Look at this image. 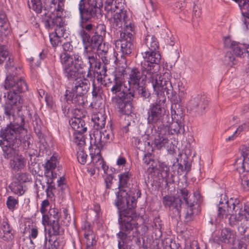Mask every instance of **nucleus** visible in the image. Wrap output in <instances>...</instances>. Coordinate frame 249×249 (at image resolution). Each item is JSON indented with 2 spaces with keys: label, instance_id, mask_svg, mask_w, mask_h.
Segmentation results:
<instances>
[{
  "label": "nucleus",
  "instance_id": "obj_1",
  "mask_svg": "<svg viewBox=\"0 0 249 249\" xmlns=\"http://www.w3.org/2000/svg\"><path fill=\"white\" fill-rule=\"evenodd\" d=\"M5 104L4 106L6 117L10 124L0 133V146L5 158L9 159L14 154L16 149L22 144L27 149L31 143L30 133L24 127V116L20 112L23 100L19 94L28 89L27 84L23 77H18L11 74L8 75L4 83Z\"/></svg>",
  "mask_w": 249,
  "mask_h": 249
},
{
  "label": "nucleus",
  "instance_id": "obj_2",
  "mask_svg": "<svg viewBox=\"0 0 249 249\" xmlns=\"http://www.w3.org/2000/svg\"><path fill=\"white\" fill-rule=\"evenodd\" d=\"M122 0L113 3V0H107L104 9L106 18L111 27L115 30L121 28L120 37L115 41L116 47L120 49L122 54L128 55L133 49L132 40L134 24L130 12L123 8Z\"/></svg>",
  "mask_w": 249,
  "mask_h": 249
},
{
  "label": "nucleus",
  "instance_id": "obj_3",
  "mask_svg": "<svg viewBox=\"0 0 249 249\" xmlns=\"http://www.w3.org/2000/svg\"><path fill=\"white\" fill-rule=\"evenodd\" d=\"M171 120L168 115L162 121L152 134L153 143L156 148L160 149L168 146L171 135L184 132L183 113L180 105L172 104L171 107Z\"/></svg>",
  "mask_w": 249,
  "mask_h": 249
},
{
  "label": "nucleus",
  "instance_id": "obj_4",
  "mask_svg": "<svg viewBox=\"0 0 249 249\" xmlns=\"http://www.w3.org/2000/svg\"><path fill=\"white\" fill-rule=\"evenodd\" d=\"M143 61L142 63V71L146 80L152 84L153 89L157 94L162 93L163 90L172 88L170 80L171 75L165 72L163 77L159 74L161 56L158 50H146L142 53Z\"/></svg>",
  "mask_w": 249,
  "mask_h": 249
},
{
  "label": "nucleus",
  "instance_id": "obj_5",
  "mask_svg": "<svg viewBox=\"0 0 249 249\" xmlns=\"http://www.w3.org/2000/svg\"><path fill=\"white\" fill-rule=\"evenodd\" d=\"M79 35L81 38L84 45V51L83 55L85 58L88 60L89 67L87 77L91 78L97 75V80L102 79L106 76V70L103 67L101 69V63L97 60V53H106L108 52V45H106L104 42L100 41H94V39H90L89 35L83 29L79 32Z\"/></svg>",
  "mask_w": 249,
  "mask_h": 249
},
{
  "label": "nucleus",
  "instance_id": "obj_6",
  "mask_svg": "<svg viewBox=\"0 0 249 249\" xmlns=\"http://www.w3.org/2000/svg\"><path fill=\"white\" fill-rule=\"evenodd\" d=\"M118 221L121 231L117 234L119 239L118 246L119 249H128L126 233L132 231V239L139 246L141 245V234L139 231L140 226L133 219L131 216L119 213Z\"/></svg>",
  "mask_w": 249,
  "mask_h": 249
},
{
  "label": "nucleus",
  "instance_id": "obj_7",
  "mask_svg": "<svg viewBox=\"0 0 249 249\" xmlns=\"http://www.w3.org/2000/svg\"><path fill=\"white\" fill-rule=\"evenodd\" d=\"M132 176L129 171L118 175L119 179V191L116 192V199L115 205L118 209L119 213H123V212L128 209L131 210L136 206V199L134 196H132V192H127L124 190Z\"/></svg>",
  "mask_w": 249,
  "mask_h": 249
},
{
  "label": "nucleus",
  "instance_id": "obj_8",
  "mask_svg": "<svg viewBox=\"0 0 249 249\" xmlns=\"http://www.w3.org/2000/svg\"><path fill=\"white\" fill-rule=\"evenodd\" d=\"M124 54H122L120 58L116 60V68L110 77L105 80V86L110 88V91L116 94L119 91L125 92L128 88L125 85V70L127 67V61Z\"/></svg>",
  "mask_w": 249,
  "mask_h": 249
},
{
  "label": "nucleus",
  "instance_id": "obj_9",
  "mask_svg": "<svg viewBox=\"0 0 249 249\" xmlns=\"http://www.w3.org/2000/svg\"><path fill=\"white\" fill-rule=\"evenodd\" d=\"M180 197L183 198L187 205L186 218L190 220L192 218L195 213V210L194 209V203L188 199L189 193L186 189L183 188L179 190L178 192L177 196H165L163 198V204L165 207L174 209L178 213H179L182 202Z\"/></svg>",
  "mask_w": 249,
  "mask_h": 249
},
{
  "label": "nucleus",
  "instance_id": "obj_10",
  "mask_svg": "<svg viewBox=\"0 0 249 249\" xmlns=\"http://www.w3.org/2000/svg\"><path fill=\"white\" fill-rule=\"evenodd\" d=\"M65 0H58L57 5L56 6V1L53 0L51 2L50 8L49 9V12L50 14L48 15V17L44 20L45 26L47 28H53L55 26V31L59 29V32L62 33L61 37L65 38V30L63 28L64 25V6Z\"/></svg>",
  "mask_w": 249,
  "mask_h": 249
},
{
  "label": "nucleus",
  "instance_id": "obj_11",
  "mask_svg": "<svg viewBox=\"0 0 249 249\" xmlns=\"http://www.w3.org/2000/svg\"><path fill=\"white\" fill-rule=\"evenodd\" d=\"M166 89L163 90L160 94H157L154 90V91L158 96L155 103L151 104L147 110V122L151 124H155L161 123L165 118V108L164 104L166 101V98L164 96V92L169 94V91L172 90Z\"/></svg>",
  "mask_w": 249,
  "mask_h": 249
},
{
  "label": "nucleus",
  "instance_id": "obj_12",
  "mask_svg": "<svg viewBox=\"0 0 249 249\" xmlns=\"http://www.w3.org/2000/svg\"><path fill=\"white\" fill-rule=\"evenodd\" d=\"M60 59L65 76L71 80L77 78L79 70L82 69L83 66L81 56L78 53L71 56L67 53H63L60 55Z\"/></svg>",
  "mask_w": 249,
  "mask_h": 249
},
{
  "label": "nucleus",
  "instance_id": "obj_13",
  "mask_svg": "<svg viewBox=\"0 0 249 249\" xmlns=\"http://www.w3.org/2000/svg\"><path fill=\"white\" fill-rule=\"evenodd\" d=\"M72 88H68L65 94L68 103L80 105L83 103V96L90 87V82L85 78H76Z\"/></svg>",
  "mask_w": 249,
  "mask_h": 249
},
{
  "label": "nucleus",
  "instance_id": "obj_14",
  "mask_svg": "<svg viewBox=\"0 0 249 249\" xmlns=\"http://www.w3.org/2000/svg\"><path fill=\"white\" fill-rule=\"evenodd\" d=\"M119 0H115L116 3ZM102 0H80L78 4V9L80 17L86 21L92 18H98L101 16L100 7L102 6Z\"/></svg>",
  "mask_w": 249,
  "mask_h": 249
},
{
  "label": "nucleus",
  "instance_id": "obj_15",
  "mask_svg": "<svg viewBox=\"0 0 249 249\" xmlns=\"http://www.w3.org/2000/svg\"><path fill=\"white\" fill-rule=\"evenodd\" d=\"M44 175L47 178V183L49 190L53 191L55 189L54 186L52 184L53 180L56 178L57 176H60L57 172H59L62 167L59 166L58 156L53 155L50 160H48L44 165Z\"/></svg>",
  "mask_w": 249,
  "mask_h": 249
},
{
  "label": "nucleus",
  "instance_id": "obj_16",
  "mask_svg": "<svg viewBox=\"0 0 249 249\" xmlns=\"http://www.w3.org/2000/svg\"><path fill=\"white\" fill-rule=\"evenodd\" d=\"M240 200L237 198H230L229 199L227 198V196L224 195L223 198H221L218 207L217 216L220 219L226 218L229 215L231 216L234 214V211L236 208H240Z\"/></svg>",
  "mask_w": 249,
  "mask_h": 249
},
{
  "label": "nucleus",
  "instance_id": "obj_17",
  "mask_svg": "<svg viewBox=\"0 0 249 249\" xmlns=\"http://www.w3.org/2000/svg\"><path fill=\"white\" fill-rule=\"evenodd\" d=\"M61 216L58 209L52 207L49 211L42 218V223L45 226L51 225L53 231V234H58L60 232L61 227L59 223V220Z\"/></svg>",
  "mask_w": 249,
  "mask_h": 249
},
{
  "label": "nucleus",
  "instance_id": "obj_18",
  "mask_svg": "<svg viewBox=\"0 0 249 249\" xmlns=\"http://www.w3.org/2000/svg\"><path fill=\"white\" fill-rule=\"evenodd\" d=\"M91 144H93L94 146H98L100 148H103L107 143L112 142L114 135L110 130H104L103 131L95 130L93 135H90Z\"/></svg>",
  "mask_w": 249,
  "mask_h": 249
},
{
  "label": "nucleus",
  "instance_id": "obj_19",
  "mask_svg": "<svg viewBox=\"0 0 249 249\" xmlns=\"http://www.w3.org/2000/svg\"><path fill=\"white\" fill-rule=\"evenodd\" d=\"M115 96L112 97V102L115 103V106L118 111L122 115H129L132 111V106L131 102L126 98L128 92L124 94L122 92H118L113 94Z\"/></svg>",
  "mask_w": 249,
  "mask_h": 249
},
{
  "label": "nucleus",
  "instance_id": "obj_20",
  "mask_svg": "<svg viewBox=\"0 0 249 249\" xmlns=\"http://www.w3.org/2000/svg\"><path fill=\"white\" fill-rule=\"evenodd\" d=\"M241 156L234 162V167L239 174L249 172V144L240 148Z\"/></svg>",
  "mask_w": 249,
  "mask_h": 249
},
{
  "label": "nucleus",
  "instance_id": "obj_21",
  "mask_svg": "<svg viewBox=\"0 0 249 249\" xmlns=\"http://www.w3.org/2000/svg\"><path fill=\"white\" fill-rule=\"evenodd\" d=\"M142 75H143L142 71L141 72L136 68L132 69L129 72L128 85L126 84V81L125 80V85L127 88H128V90L125 92L119 91L118 92H122L124 94L128 92L130 96H133V92L136 89H139L140 82Z\"/></svg>",
  "mask_w": 249,
  "mask_h": 249
},
{
  "label": "nucleus",
  "instance_id": "obj_22",
  "mask_svg": "<svg viewBox=\"0 0 249 249\" xmlns=\"http://www.w3.org/2000/svg\"><path fill=\"white\" fill-rule=\"evenodd\" d=\"M241 207L236 208L235 213L232 214L229 218V223L231 226H234L242 221H249V206L244 205L242 208V204L240 203Z\"/></svg>",
  "mask_w": 249,
  "mask_h": 249
},
{
  "label": "nucleus",
  "instance_id": "obj_23",
  "mask_svg": "<svg viewBox=\"0 0 249 249\" xmlns=\"http://www.w3.org/2000/svg\"><path fill=\"white\" fill-rule=\"evenodd\" d=\"M81 229L86 242L87 249H94L93 246L96 243V237L91 229L89 223L88 222H84Z\"/></svg>",
  "mask_w": 249,
  "mask_h": 249
},
{
  "label": "nucleus",
  "instance_id": "obj_24",
  "mask_svg": "<svg viewBox=\"0 0 249 249\" xmlns=\"http://www.w3.org/2000/svg\"><path fill=\"white\" fill-rule=\"evenodd\" d=\"M15 231L10 226L7 218L3 219L0 224V238L4 241H12L14 237Z\"/></svg>",
  "mask_w": 249,
  "mask_h": 249
},
{
  "label": "nucleus",
  "instance_id": "obj_25",
  "mask_svg": "<svg viewBox=\"0 0 249 249\" xmlns=\"http://www.w3.org/2000/svg\"><path fill=\"white\" fill-rule=\"evenodd\" d=\"M192 110L198 114H202L208 105V101L204 96L197 95L191 101Z\"/></svg>",
  "mask_w": 249,
  "mask_h": 249
},
{
  "label": "nucleus",
  "instance_id": "obj_26",
  "mask_svg": "<svg viewBox=\"0 0 249 249\" xmlns=\"http://www.w3.org/2000/svg\"><path fill=\"white\" fill-rule=\"evenodd\" d=\"M7 58L8 60L6 62L5 67L8 71L10 72L15 69L13 57L9 54L5 46L0 45V64H2Z\"/></svg>",
  "mask_w": 249,
  "mask_h": 249
},
{
  "label": "nucleus",
  "instance_id": "obj_27",
  "mask_svg": "<svg viewBox=\"0 0 249 249\" xmlns=\"http://www.w3.org/2000/svg\"><path fill=\"white\" fill-rule=\"evenodd\" d=\"M238 3L243 16L242 21L244 22L245 28L249 29V0H237L235 1Z\"/></svg>",
  "mask_w": 249,
  "mask_h": 249
},
{
  "label": "nucleus",
  "instance_id": "obj_28",
  "mask_svg": "<svg viewBox=\"0 0 249 249\" xmlns=\"http://www.w3.org/2000/svg\"><path fill=\"white\" fill-rule=\"evenodd\" d=\"M82 116H75L71 118L69 123L74 132L78 133H85L87 130L85 126V121L81 118Z\"/></svg>",
  "mask_w": 249,
  "mask_h": 249
},
{
  "label": "nucleus",
  "instance_id": "obj_29",
  "mask_svg": "<svg viewBox=\"0 0 249 249\" xmlns=\"http://www.w3.org/2000/svg\"><path fill=\"white\" fill-rule=\"evenodd\" d=\"M26 161L25 158L21 155H15L13 160L10 161L11 168L14 171H19L23 169L26 165Z\"/></svg>",
  "mask_w": 249,
  "mask_h": 249
},
{
  "label": "nucleus",
  "instance_id": "obj_30",
  "mask_svg": "<svg viewBox=\"0 0 249 249\" xmlns=\"http://www.w3.org/2000/svg\"><path fill=\"white\" fill-rule=\"evenodd\" d=\"M91 119L94 124V127L98 130L104 127L106 124V116L104 112H99L94 114Z\"/></svg>",
  "mask_w": 249,
  "mask_h": 249
},
{
  "label": "nucleus",
  "instance_id": "obj_31",
  "mask_svg": "<svg viewBox=\"0 0 249 249\" xmlns=\"http://www.w3.org/2000/svg\"><path fill=\"white\" fill-rule=\"evenodd\" d=\"M220 239L224 243L232 244L236 239V234L232 230L225 228L222 230Z\"/></svg>",
  "mask_w": 249,
  "mask_h": 249
},
{
  "label": "nucleus",
  "instance_id": "obj_32",
  "mask_svg": "<svg viewBox=\"0 0 249 249\" xmlns=\"http://www.w3.org/2000/svg\"><path fill=\"white\" fill-rule=\"evenodd\" d=\"M144 42L148 50L155 51L159 49V42L157 38L153 35H147L145 37Z\"/></svg>",
  "mask_w": 249,
  "mask_h": 249
},
{
  "label": "nucleus",
  "instance_id": "obj_33",
  "mask_svg": "<svg viewBox=\"0 0 249 249\" xmlns=\"http://www.w3.org/2000/svg\"><path fill=\"white\" fill-rule=\"evenodd\" d=\"M9 188L13 193L18 196L23 195L26 190V186L18 181L12 182L9 185Z\"/></svg>",
  "mask_w": 249,
  "mask_h": 249
},
{
  "label": "nucleus",
  "instance_id": "obj_34",
  "mask_svg": "<svg viewBox=\"0 0 249 249\" xmlns=\"http://www.w3.org/2000/svg\"><path fill=\"white\" fill-rule=\"evenodd\" d=\"M101 148L98 146H91L89 148L90 156L93 165L99 162L100 160H103L101 154Z\"/></svg>",
  "mask_w": 249,
  "mask_h": 249
},
{
  "label": "nucleus",
  "instance_id": "obj_35",
  "mask_svg": "<svg viewBox=\"0 0 249 249\" xmlns=\"http://www.w3.org/2000/svg\"><path fill=\"white\" fill-rule=\"evenodd\" d=\"M56 31V33H52L49 36L51 43L53 47L58 46L62 41L61 40L62 33L59 32V29Z\"/></svg>",
  "mask_w": 249,
  "mask_h": 249
},
{
  "label": "nucleus",
  "instance_id": "obj_36",
  "mask_svg": "<svg viewBox=\"0 0 249 249\" xmlns=\"http://www.w3.org/2000/svg\"><path fill=\"white\" fill-rule=\"evenodd\" d=\"M29 8L37 13L41 12L42 6L40 0H31L29 3Z\"/></svg>",
  "mask_w": 249,
  "mask_h": 249
},
{
  "label": "nucleus",
  "instance_id": "obj_37",
  "mask_svg": "<svg viewBox=\"0 0 249 249\" xmlns=\"http://www.w3.org/2000/svg\"><path fill=\"white\" fill-rule=\"evenodd\" d=\"M18 200L14 196H9L6 201V205L10 211H13L17 208Z\"/></svg>",
  "mask_w": 249,
  "mask_h": 249
},
{
  "label": "nucleus",
  "instance_id": "obj_38",
  "mask_svg": "<svg viewBox=\"0 0 249 249\" xmlns=\"http://www.w3.org/2000/svg\"><path fill=\"white\" fill-rule=\"evenodd\" d=\"M0 27L1 31L3 30L5 31H9L7 18L5 13L2 12L0 13Z\"/></svg>",
  "mask_w": 249,
  "mask_h": 249
},
{
  "label": "nucleus",
  "instance_id": "obj_39",
  "mask_svg": "<svg viewBox=\"0 0 249 249\" xmlns=\"http://www.w3.org/2000/svg\"><path fill=\"white\" fill-rule=\"evenodd\" d=\"M224 63L229 66H233L236 64L234 56L231 52H227L224 57Z\"/></svg>",
  "mask_w": 249,
  "mask_h": 249
},
{
  "label": "nucleus",
  "instance_id": "obj_40",
  "mask_svg": "<svg viewBox=\"0 0 249 249\" xmlns=\"http://www.w3.org/2000/svg\"><path fill=\"white\" fill-rule=\"evenodd\" d=\"M178 95L180 100L183 98L187 94V88L185 86V84L182 81H179L178 84Z\"/></svg>",
  "mask_w": 249,
  "mask_h": 249
},
{
  "label": "nucleus",
  "instance_id": "obj_41",
  "mask_svg": "<svg viewBox=\"0 0 249 249\" xmlns=\"http://www.w3.org/2000/svg\"><path fill=\"white\" fill-rule=\"evenodd\" d=\"M159 171L160 172L161 177L163 178H167L169 176V166H167L165 163L161 162L159 163Z\"/></svg>",
  "mask_w": 249,
  "mask_h": 249
},
{
  "label": "nucleus",
  "instance_id": "obj_42",
  "mask_svg": "<svg viewBox=\"0 0 249 249\" xmlns=\"http://www.w3.org/2000/svg\"><path fill=\"white\" fill-rule=\"evenodd\" d=\"M88 155L82 148H79L77 153L78 162L81 164H85L87 162Z\"/></svg>",
  "mask_w": 249,
  "mask_h": 249
},
{
  "label": "nucleus",
  "instance_id": "obj_43",
  "mask_svg": "<svg viewBox=\"0 0 249 249\" xmlns=\"http://www.w3.org/2000/svg\"><path fill=\"white\" fill-rule=\"evenodd\" d=\"M94 166L95 169H97L98 171L100 169H102L105 174H108V166L107 165L104 159L100 160L99 162L94 165Z\"/></svg>",
  "mask_w": 249,
  "mask_h": 249
},
{
  "label": "nucleus",
  "instance_id": "obj_44",
  "mask_svg": "<svg viewBox=\"0 0 249 249\" xmlns=\"http://www.w3.org/2000/svg\"><path fill=\"white\" fill-rule=\"evenodd\" d=\"M84 133L73 132V141L78 145H83L85 143V138L83 135Z\"/></svg>",
  "mask_w": 249,
  "mask_h": 249
},
{
  "label": "nucleus",
  "instance_id": "obj_45",
  "mask_svg": "<svg viewBox=\"0 0 249 249\" xmlns=\"http://www.w3.org/2000/svg\"><path fill=\"white\" fill-rule=\"evenodd\" d=\"M63 215L62 217L61 224L64 226H68L71 220V218L70 214L68 213V210L64 209L63 211Z\"/></svg>",
  "mask_w": 249,
  "mask_h": 249
},
{
  "label": "nucleus",
  "instance_id": "obj_46",
  "mask_svg": "<svg viewBox=\"0 0 249 249\" xmlns=\"http://www.w3.org/2000/svg\"><path fill=\"white\" fill-rule=\"evenodd\" d=\"M201 7L200 5L198 4H195L193 7V22L195 21V19L198 18L201 16Z\"/></svg>",
  "mask_w": 249,
  "mask_h": 249
},
{
  "label": "nucleus",
  "instance_id": "obj_47",
  "mask_svg": "<svg viewBox=\"0 0 249 249\" xmlns=\"http://www.w3.org/2000/svg\"><path fill=\"white\" fill-rule=\"evenodd\" d=\"M31 179V176L29 174L26 173H22L18 175V182L23 184L24 182L30 181Z\"/></svg>",
  "mask_w": 249,
  "mask_h": 249
},
{
  "label": "nucleus",
  "instance_id": "obj_48",
  "mask_svg": "<svg viewBox=\"0 0 249 249\" xmlns=\"http://www.w3.org/2000/svg\"><path fill=\"white\" fill-rule=\"evenodd\" d=\"M49 205L50 202L48 199H46L42 201L40 208V212L42 216L47 213L48 208L49 207Z\"/></svg>",
  "mask_w": 249,
  "mask_h": 249
},
{
  "label": "nucleus",
  "instance_id": "obj_49",
  "mask_svg": "<svg viewBox=\"0 0 249 249\" xmlns=\"http://www.w3.org/2000/svg\"><path fill=\"white\" fill-rule=\"evenodd\" d=\"M35 244L31 239H27L23 244V249H34Z\"/></svg>",
  "mask_w": 249,
  "mask_h": 249
},
{
  "label": "nucleus",
  "instance_id": "obj_50",
  "mask_svg": "<svg viewBox=\"0 0 249 249\" xmlns=\"http://www.w3.org/2000/svg\"><path fill=\"white\" fill-rule=\"evenodd\" d=\"M241 185L245 191L249 190V178L248 177H243L241 178Z\"/></svg>",
  "mask_w": 249,
  "mask_h": 249
},
{
  "label": "nucleus",
  "instance_id": "obj_51",
  "mask_svg": "<svg viewBox=\"0 0 249 249\" xmlns=\"http://www.w3.org/2000/svg\"><path fill=\"white\" fill-rule=\"evenodd\" d=\"M126 163V160L124 157L119 156L116 160V165L119 167L125 166Z\"/></svg>",
  "mask_w": 249,
  "mask_h": 249
},
{
  "label": "nucleus",
  "instance_id": "obj_52",
  "mask_svg": "<svg viewBox=\"0 0 249 249\" xmlns=\"http://www.w3.org/2000/svg\"><path fill=\"white\" fill-rule=\"evenodd\" d=\"M137 90V89L136 90ZM138 90H139V93H140L141 96L143 97L144 98H147L149 97L150 94L147 90H146V89L143 88L142 87L139 86V89Z\"/></svg>",
  "mask_w": 249,
  "mask_h": 249
},
{
  "label": "nucleus",
  "instance_id": "obj_53",
  "mask_svg": "<svg viewBox=\"0 0 249 249\" xmlns=\"http://www.w3.org/2000/svg\"><path fill=\"white\" fill-rule=\"evenodd\" d=\"M38 235V230L36 228H32L29 231V238L32 240L35 239Z\"/></svg>",
  "mask_w": 249,
  "mask_h": 249
},
{
  "label": "nucleus",
  "instance_id": "obj_54",
  "mask_svg": "<svg viewBox=\"0 0 249 249\" xmlns=\"http://www.w3.org/2000/svg\"><path fill=\"white\" fill-rule=\"evenodd\" d=\"M185 2L180 3L178 2L174 5L173 6V9H174L175 12L178 13L183 9V8L185 6Z\"/></svg>",
  "mask_w": 249,
  "mask_h": 249
},
{
  "label": "nucleus",
  "instance_id": "obj_55",
  "mask_svg": "<svg viewBox=\"0 0 249 249\" xmlns=\"http://www.w3.org/2000/svg\"><path fill=\"white\" fill-rule=\"evenodd\" d=\"M63 48L65 51L71 52L72 50L73 47L70 42H67L63 43Z\"/></svg>",
  "mask_w": 249,
  "mask_h": 249
},
{
  "label": "nucleus",
  "instance_id": "obj_56",
  "mask_svg": "<svg viewBox=\"0 0 249 249\" xmlns=\"http://www.w3.org/2000/svg\"><path fill=\"white\" fill-rule=\"evenodd\" d=\"M246 127V124H245L239 125L235 131V133L237 134L238 136H239L240 134L244 131Z\"/></svg>",
  "mask_w": 249,
  "mask_h": 249
},
{
  "label": "nucleus",
  "instance_id": "obj_57",
  "mask_svg": "<svg viewBox=\"0 0 249 249\" xmlns=\"http://www.w3.org/2000/svg\"><path fill=\"white\" fill-rule=\"evenodd\" d=\"M47 237L46 234L45 235V244L43 249H56L55 246L50 243L47 244Z\"/></svg>",
  "mask_w": 249,
  "mask_h": 249
},
{
  "label": "nucleus",
  "instance_id": "obj_58",
  "mask_svg": "<svg viewBox=\"0 0 249 249\" xmlns=\"http://www.w3.org/2000/svg\"><path fill=\"white\" fill-rule=\"evenodd\" d=\"M142 161L145 164H149L151 161L150 155L149 154L145 155L142 159Z\"/></svg>",
  "mask_w": 249,
  "mask_h": 249
},
{
  "label": "nucleus",
  "instance_id": "obj_59",
  "mask_svg": "<svg viewBox=\"0 0 249 249\" xmlns=\"http://www.w3.org/2000/svg\"><path fill=\"white\" fill-rule=\"evenodd\" d=\"M30 68L31 70H35L36 68L39 67L40 65V61L37 60L36 62H34V61L32 62L29 64Z\"/></svg>",
  "mask_w": 249,
  "mask_h": 249
},
{
  "label": "nucleus",
  "instance_id": "obj_60",
  "mask_svg": "<svg viewBox=\"0 0 249 249\" xmlns=\"http://www.w3.org/2000/svg\"><path fill=\"white\" fill-rule=\"evenodd\" d=\"M57 185L59 187H61L65 184V178L64 176L60 177L57 180Z\"/></svg>",
  "mask_w": 249,
  "mask_h": 249
},
{
  "label": "nucleus",
  "instance_id": "obj_61",
  "mask_svg": "<svg viewBox=\"0 0 249 249\" xmlns=\"http://www.w3.org/2000/svg\"><path fill=\"white\" fill-rule=\"evenodd\" d=\"M99 89L98 88L96 87L95 85L93 84V89L92 91V94L93 97H96L98 95Z\"/></svg>",
  "mask_w": 249,
  "mask_h": 249
},
{
  "label": "nucleus",
  "instance_id": "obj_62",
  "mask_svg": "<svg viewBox=\"0 0 249 249\" xmlns=\"http://www.w3.org/2000/svg\"><path fill=\"white\" fill-rule=\"evenodd\" d=\"M36 184L38 188V191H41V188L42 189V190H43L45 188V185L44 183H42L40 180L36 181Z\"/></svg>",
  "mask_w": 249,
  "mask_h": 249
},
{
  "label": "nucleus",
  "instance_id": "obj_63",
  "mask_svg": "<svg viewBox=\"0 0 249 249\" xmlns=\"http://www.w3.org/2000/svg\"><path fill=\"white\" fill-rule=\"evenodd\" d=\"M238 136L237 134L235 133V131L234 133L231 136H229L226 139V141L227 142L232 141L235 139Z\"/></svg>",
  "mask_w": 249,
  "mask_h": 249
},
{
  "label": "nucleus",
  "instance_id": "obj_64",
  "mask_svg": "<svg viewBox=\"0 0 249 249\" xmlns=\"http://www.w3.org/2000/svg\"><path fill=\"white\" fill-rule=\"evenodd\" d=\"M45 191L46 193V195L48 197L51 198L53 196V191H51L49 188H46L45 189Z\"/></svg>",
  "mask_w": 249,
  "mask_h": 249
}]
</instances>
